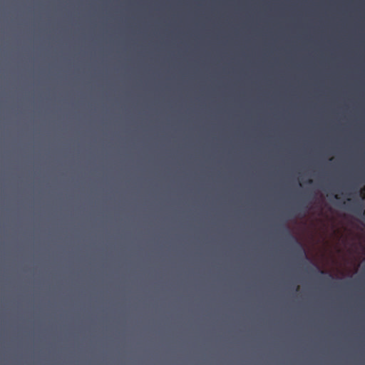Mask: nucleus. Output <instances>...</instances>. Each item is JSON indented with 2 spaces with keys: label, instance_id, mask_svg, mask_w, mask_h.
<instances>
[{
  "label": "nucleus",
  "instance_id": "f257e3e1",
  "mask_svg": "<svg viewBox=\"0 0 365 365\" xmlns=\"http://www.w3.org/2000/svg\"><path fill=\"white\" fill-rule=\"evenodd\" d=\"M284 231L288 238L292 241L294 244V248L295 251V255L298 259L300 260H309L308 258L306 250L304 247V245L295 237L290 232L288 227H284Z\"/></svg>",
  "mask_w": 365,
  "mask_h": 365
},
{
  "label": "nucleus",
  "instance_id": "f03ea898",
  "mask_svg": "<svg viewBox=\"0 0 365 365\" xmlns=\"http://www.w3.org/2000/svg\"><path fill=\"white\" fill-rule=\"evenodd\" d=\"M314 269L312 268V270H317L322 274H325V272L323 271V270L319 269V268L316 264H314Z\"/></svg>",
  "mask_w": 365,
  "mask_h": 365
},
{
  "label": "nucleus",
  "instance_id": "39448f33",
  "mask_svg": "<svg viewBox=\"0 0 365 365\" xmlns=\"http://www.w3.org/2000/svg\"><path fill=\"white\" fill-rule=\"evenodd\" d=\"M334 197H335L336 200H339V197L338 195H334Z\"/></svg>",
  "mask_w": 365,
  "mask_h": 365
},
{
  "label": "nucleus",
  "instance_id": "7ed1b4c3",
  "mask_svg": "<svg viewBox=\"0 0 365 365\" xmlns=\"http://www.w3.org/2000/svg\"><path fill=\"white\" fill-rule=\"evenodd\" d=\"M363 210H364V206L360 207L359 209V212L361 213L363 211Z\"/></svg>",
  "mask_w": 365,
  "mask_h": 365
},
{
  "label": "nucleus",
  "instance_id": "20e7f679",
  "mask_svg": "<svg viewBox=\"0 0 365 365\" xmlns=\"http://www.w3.org/2000/svg\"><path fill=\"white\" fill-rule=\"evenodd\" d=\"M307 183H308V184H311V183H312V180H309L307 181Z\"/></svg>",
  "mask_w": 365,
  "mask_h": 365
}]
</instances>
